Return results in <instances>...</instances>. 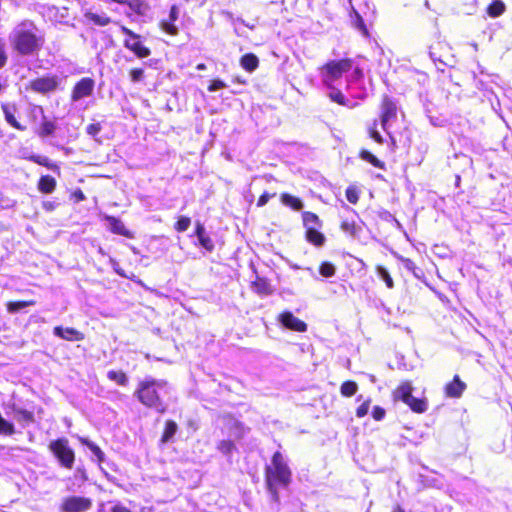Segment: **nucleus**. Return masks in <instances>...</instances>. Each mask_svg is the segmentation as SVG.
<instances>
[{"label": "nucleus", "mask_w": 512, "mask_h": 512, "mask_svg": "<svg viewBox=\"0 0 512 512\" xmlns=\"http://www.w3.org/2000/svg\"><path fill=\"white\" fill-rule=\"evenodd\" d=\"M370 400H366L364 401L356 410V416L359 417V418H362L364 417L365 415H367L368 413V410H369V407H370Z\"/></svg>", "instance_id": "obj_52"}, {"label": "nucleus", "mask_w": 512, "mask_h": 512, "mask_svg": "<svg viewBox=\"0 0 512 512\" xmlns=\"http://www.w3.org/2000/svg\"><path fill=\"white\" fill-rule=\"evenodd\" d=\"M266 484L273 501H279L278 488H286L292 480V472L288 463L279 451L275 452L271 459V464L266 467Z\"/></svg>", "instance_id": "obj_2"}, {"label": "nucleus", "mask_w": 512, "mask_h": 512, "mask_svg": "<svg viewBox=\"0 0 512 512\" xmlns=\"http://www.w3.org/2000/svg\"><path fill=\"white\" fill-rule=\"evenodd\" d=\"M105 220L109 224V230L116 235L126 237L128 239L134 238V233L126 228L125 224L117 217L107 215Z\"/></svg>", "instance_id": "obj_13"}, {"label": "nucleus", "mask_w": 512, "mask_h": 512, "mask_svg": "<svg viewBox=\"0 0 512 512\" xmlns=\"http://www.w3.org/2000/svg\"><path fill=\"white\" fill-rule=\"evenodd\" d=\"M271 324L276 329L282 332H286L289 330L304 332L307 329V325L305 322H271Z\"/></svg>", "instance_id": "obj_24"}, {"label": "nucleus", "mask_w": 512, "mask_h": 512, "mask_svg": "<svg viewBox=\"0 0 512 512\" xmlns=\"http://www.w3.org/2000/svg\"><path fill=\"white\" fill-rule=\"evenodd\" d=\"M398 106L397 102L389 95L383 94L380 102V124L381 128L388 133L391 142L395 145L394 137L388 132V123L397 117Z\"/></svg>", "instance_id": "obj_7"}, {"label": "nucleus", "mask_w": 512, "mask_h": 512, "mask_svg": "<svg viewBox=\"0 0 512 512\" xmlns=\"http://www.w3.org/2000/svg\"><path fill=\"white\" fill-rule=\"evenodd\" d=\"M398 259L402 262L403 266L408 271H411V272L415 273V270L417 269V266H416V264L414 263L413 260H411L410 258L403 257V256H399Z\"/></svg>", "instance_id": "obj_49"}, {"label": "nucleus", "mask_w": 512, "mask_h": 512, "mask_svg": "<svg viewBox=\"0 0 512 512\" xmlns=\"http://www.w3.org/2000/svg\"><path fill=\"white\" fill-rule=\"evenodd\" d=\"M357 389L358 385L354 381H346L340 387L341 394L345 397L353 396L357 392Z\"/></svg>", "instance_id": "obj_40"}, {"label": "nucleus", "mask_w": 512, "mask_h": 512, "mask_svg": "<svg viewBox=\"0 0 512 512\" xmlns=\"http://www.w3.org/2000/svg\"><path fill=\"white\" fill-rule=\"evenodd\" d=\"M226 87V84L220 80V79H213L210 81V84L208 85V91L214 92L220 89H223Z\"/></svg>", "instance_id": "obj_51"}, {"label": "nucleus", "mask_w": 512, "mask_h": 512, "mask_svg": "<svg viewBox=\"0 0 512 512\" xmlns=\"http://www.w3.org/2000/svg\"><path fill=\"white\" fill-rule=\"evenodd\" d=\"M302 222L303 226L305 227V230L310 228H322L323 222L319 218V216L310 211H305L302 213Z\"/></svg>", "instance_id": "obj_25"}, {"label": "nucleus", "mask_w": 512, "mask_h": 512, "mask_svg": "<svg viewBox=\"0 0 512 512\" xmlns=\"http://www.w3.org/2000/svg\"><path fill=\"white\" fill-rule=\"evenodd\" d=\"M191 225V218L188 216H179L174 223V230L178 233L185 232Z\"/></svg>", "instance_id": "obj_36"}, {"label": "nucleus", "mask_w": 512, "mask_h": 512, "mask_svg": "<svg viewBox=\"0 0 512 512\" xmlns=\"http://www.w3.org/2000/svg\"><path fill=\"white\" fill-rule=\"evenodd\" d=\"M354 65L351 58L335 59L326 62L321 70L324 71L323 82L331 86V83L340 79L343 74L349 72Z\"/></svg>", "instance_id": "obj_4"}, {"label": "nucleus", "mask_w": 512, "mask_h": 512, "mask_svg": "<svg viewBox=\"0 0 512 512\" xmlns=\"http://www.w3.org/2000/svg\"><path fill=\"white\" fill-rule=\"evenodd\" d=\"M368 135L371 139H373L377 144H383L384 138L377 130V123L374 121L369 127H368Z\"/></svg>", "instance_id": "obj_43"}, {"label": "nucleus", "mask_w": 512, "mask_h": 512, "mask_svg": "<svg viewBox=\"0 0 512 512\" xmlns=\"http://www.w3.org/2000/svg\"><path fill=\"white\" fill-rule=\"evenodd\" d=\"M506 5L502 0H493L486 8L487 14L492 18H497L504 14Z\"/></svg>", "instance_id": "obj_31"}, {"label": "nucleus", "mask_w": 512, "mask_h": 512, "mask_svg": "<svg viewBox=\"0 0 512 512\" xmlns=\"http://www.w3.org/2000/svg\"><path fill=\"white\" fill-rule=\"evenodd\" d=\"M206 234L207 233L205 232V228H204L203 224L200 223V222H196V225H195V235L199 238V237L204 236Z\"/></svg>", "instance_id": "obj_57"}, {"label": "nucleus", "mask_w": 512, "mask_h": 512, "mask_svg": "<svg viewBox=\"0 0 512 512\" xmlns=\"http://www.w3.org/2000/svg\"><path fill=\"white\" fill-rule=\"evenodd\" d=\"M319 273L326 278L333 277L336 273V267L330 261H323L319 265Z\"/></svg>", "instance_id": "obj_35"}, {"label": "nucleus", "mask_w": 512, "mask_h": 512, "mask_svg": "<svg viewBox=\"0 0 512 512\" xmlns=\"http://www.w3.org/2000/svg\"><path fill=\"white\" fill-rule=\"evenodd\" d=\"M58 204L55 201H43L42 208L47 212H52L57 208Z\"/></svg>", "instance_id": "obj_55"}, {"label": "nucleus", "mask_w": 512, "mask_h": 512, "mask_svg": "<svg viewBox=\"0 0 512 512\" xmlns=\"http://www.w3.org/2000/svg\"><path fill=\"white\" fill-rule=\"evenodd\" d=\"M56 129H57L56 122L54 120L48 119L47 117L43 116L40 126L36 131V134L40 138H47V137L53 136Z\"/></svg>", "instance_id": "obj_15"}, {"label": "nucleus", "mask_w": 512, "mask_h": 512, "mask_svg": "<svg viewBox=\"0 0 512 512\" xmlns=\"http://www.w3.org/2000/svg\"><path fill=\"white\" fill-rule=\"evenodd\" d=\"M198 240L201 247H203L206 251L212 252L215 249L214 242L208 234L199 237Z\"/></svg>", "instance_id": "obj_44"}, {"label": "nucleus", "mask_w": 512, "mask_h": 512, "mask_svg": "<svg viewBox=\"0 0 512 512\" xmlns=\"http://www.w3.org/2000/svg\"><path fill=\"white\" fill-rule=\"evenodd\" d=\"M10 46L18 56L37 55L45 43L44 35L31 19L19 21L9 35Z\"/></svg>", "instance_id": "obj_1"}, {"label": "nucleus", "mask_w": 512, "mask_h": 512, "mask_svg": "<svg viewBox=\"0 0 512 512\" xmlns=\"http://www.w3.org/2000/svg\"><path fill=\"white\" fill-rule=\"evenodd\" d=\"M254 291L260 296H268L273 293V288L268 279L256 277L252 283Z\"/></svg>", "instance_id": "obj_20"}, {"label": "nucleus", "mask_w": 512, "mask_h": 512, "mask_svg": "<svg viewBox=\"0 0 512 512\" xmlns=\"http://www.w3.org/2000/svg\"><path fill=\"white\" fill-rule=\"evenodd\" d=\"M55 335L68 341H79L83 339V334L77 329L71 327L57 326L54 329Z\"/></svg>", "instance_id": "obj_14"}, {"label": "nucleus", "mask_w": 512, "mask_h": 512, "mask_svg": "<svg viewBox=\"0 0 512 512\" xmlns=\"http://www.w3.org/2000/svg\"><path fill=\"white\" fill-rule=\"evenodd\" d=\"M196 69H197V70H205V69H206V64H204V63H199V64L196 66Z\"/></svg>", "instance_id": "obj_62"}, {"label": "nucleus", "mask_w": 512, "mask_h": 512, "mask_svg": "<svg viewBox=\"0 0 512 512\" xmlns=\"http://www.w3.org/2000/svg\"><path fill=\"white\" fill-rule=\"evenodd\" d=\"M167 393L166 382L155 380L144 381L140 383L136 391L139 401L149 407L155 409L159 413L166 411V406L162 402V397Z\"/></svg>", "instance_id": "obj_3"}, {"label": "nucleus", "mask_w": 512, "mask_h": 512, "mask_svg": "<svg viewBox=\"0 0 512 512\" xmlns=\"http://www.w3.org/2000/svg\"><path fill=\"white\" fill-rule=\"evenodd\" d=\"M140 512H153L151 507H143Z\"/></svg>", "instance_id": "obj_63"}, {"label": "nucleus", "mask_w": 512, "mask_h": 512, "mask_svg": "<svg viewBox=\"0 0 512 512\" xmlns=\"http://www.w3.org/2000/svg\"><path fill=\"white\" fill-rule=\"evenodd\" d=\"M345 196L351 204H356L359 201V193L354 187H348L345 191Z\"/></svg>", "instance_id": "obj_46"}, {"label": "nucleus", "mask_w": 512, "mask_h": 512, "mask_svg": "<svg viewBox=\"0 0 512 512\" xmlns=\"http://www.w3.org/2000/svg\"><path fill=\"white\" fill-rule=\"evenodd\" d=\"M79 440L82 445L86 446L92 452L99 463L105 461V454L98 445L85 437H80Z\"/></svg>", "instance_id": "obj_29"}, {"label": "nucleus", "mask_w": 512, "mask_h": 512, "mask_svg": "<svg viewBox=\"0 0 512 512\" xmlns=\"http://www.w3.org/2000/svg\"><path fill=\"white\" fill-rule=\"evenodd\" d=\"M111 512H132V511H130L127 507H125L121 504H116L111 508Z\"/></svg>", "instance_id": "obj_60"}, {"label": "nucleus", "mask_w": 512, "mask_h": 512, "mask_svg": "<svg viewBox=\"0 0 512 512\" xmlns=\"http://www.w3.org/2000/svg\"><path fill=\"white\" fill-rule=\"evenodd\" d=\"M58 86L59 81L57 76L48 74L42 77L32 79L28 83L27 89L35 93L48 94L54 92L58 88Z\"/></svg>", "instance_id": "obj_9"}, {"label": "nucleus", "mask_w": 512, "mask_h": 512, "mask_svg": "<svg viewBox=\"0 0 512 512\" xmlns=\"http://www.w3.org/2000/svg\"><path fill=\"white\" fill-rule=\"evenodd\" d=\"M280 201L283 205L291 208L294 211H300L304 207V204L300 198L287 192H284L280 195Z\"/></svg>", "instance_id": "obj_23"}, {"label": "nucleus", "mask_w": 512, "mask_h": 512, "mask_svg": "<svg viewBox=\"0 0 512 512\" xmlns=\"http://www.w3.org/2000/svg\"><path fill=\"white\" fill-rule=\"evenodd\" d=\"M177 430H178V425L176 424V422L173 420H167L161 441L163 443L169 442L174 437Z\"/></svg>", "instance_id": "obj_32"}, {"label": "nucleus", "mask_w": 512, "mask_h": 512, "mask_svg": "<svg viewBox=\"0 0 512 512\" xmlns=\"http://www.w3.org/2000/svg\"><path fill=\"white\" fill-rule=\"evenodd\" d=\"M264 326L267 329L270 337H273V338L279 337L277 334L274 333V329L272 327L266 325V323H264Z\"/></svg>", "instance_id": "obj_61"}, {"label": "nucleus", "mask_w": 512, "mask_h": 512, "mask_svg": "<svg viewBox=\"0 0 512 512\" xmlns=\"http://www.w3.org/2000/svg\"><path fill=\"white\" fill-rule=\"evenodd\" d=\"M278 320H298L290 311H284L278 316Z\"/></svg>", "instance_id": "obj_58"}, {"label": "nucleus", "mask_w": 512, "mask_h": 512, "mask_svg": "<svg viewBox=\"0 0 512 512\" xmlns=\"http://www.w3.org/2000/svg\"><path fill=\"white\" fill-rule=\"evenodd\" d=\"M217 449L224 455L230 456L236 449L235 444L230 440H222L218 443Z\"/></svg>", "instance_id": "obj_42"}, {"label": "nucleus", "mask_w": 512, "mask_h": 512, "mask_svg": "<svg viewBox=\"0 0 512 512\" xmlns=\"http://www.w3.org/2000/svg\"><path fill=\"white\" fill-rule=\"evenodd\" d=\"M92 507V500L87 497L69 496L63 499L61 512H85Z\"/></svg>", "instance_id": "obj_10"}, {"label": "nucleus", "mask_w": 512, "mask_h": 512, "mask_svg": "<svg viewBox=\"0 0 512 512\" xmlns=\"http://www.w3.org/2000/svg\"><path fill=\"white\" fill-rule=\"evenodd\" d=\"M329 98L331 99V101H333L341 106H347V107L353 108L354 106L357 105L356 103L350 105L349 101L346 99L344 94L339 89H335L334 91H332L329 94Z\"/></svg>", "instance_id": "obj_34"}, {"label": "nucleus", "mask_w": 512, "mask_h": 512, "mask_svg": "<svg viewBox=\"0 0 512 512\" xmlns=\"http://www.w3.org/2000/svg\"><path fill=\"white\" fill-rule=\"evenodd\" d=\"M353 77L355 80H361L364 77L363 70L360 67H355L353 71Z\"/></svg>", "instance_id": "obj_59"}, {"label": "nucleus", "mask_w": 512, "mask_h": 512, "mask_svg": "<svg viewBox=\"0 0 512 512\" xmlns=\"http://www.w3.org/2000/svg\"><path fill=\"white\" fill-rule=\"evenodd\" d=\"M393 512H404V510H403L400 506H396V507L393 509Z\"/></svg>", "instance_id": "obj_64"}, {"label": "nucleus", "mask_w": 512, "mask_h": 512, "mask_svg": "<svg viewBox=\"0 0 512 512\" xmlns=\"http://www.w3.org/2000/svg\"><path fill=\"white\" fill-rule=\"evenodd\" d=\"M320 228H308L305 230V239L310 244L321 247L326 241L325 235L319 231Z\"/></svg>", "instance_id": "obj_18"}, {"label": "nucleus", "mask_w": 512, "mask_h": 512, "mask_svg": "<svg viewBox=\"0 0 512 512\" xmlns=\"http://www.w3.org/2000/svg\"><path fill=\"white\" fill-rule=\"evenodd\" d=\"M57 181L50 175H43L39 178L37 189L43 194L53 193L56 189Z\"/></svg>", "instance_id": "obj_19"}, {"label": "nucleus", "mask_w": 512, "mask_h": 512, "mask_svg": "<svg viewBox=\"0 0 512 512\" xmlns=\"http://www.w3.org/2000/svg\"><path fill=\"white\" fill-rule=\"evenodd\" d=\"M240 66L248 73L259 67V58L254 53H245L239 59Z\"/></svg>", "instance_id": "obj_17"}, {"label": "nucleus", "mask_w": 512, "mask_h": 512, "mask_svg": "<svg viewBox=\"0 0 512 512\" xmlns=\"http://www.w3.org/2000/svg\"><path fill=\"white\" fill-rule=\"evenodd\" d=\"M372 416L375 420L380 421L385 416V410L379 406H375L372 411Z\"/></svg>", "instance_id": "obj_54"}, {"label": "nucleus", "mask_w": 512, "mask_h": 512, "mask_svg": "<svg viewBox=\"0 0 512 512\" xmlns=\"http://www.w3.org/2000/svg\"><path fill=\"white\" fill-rule=\"evenodd\" d=\"M376 272L378 276L385 282L386 286L389 289H392L394 287L393 279L385 267L377 265Z\"/></svg>", "instance_id": "obj_39"}, {"label": "nucleus", "mask_w": 512, "mask_h": 512, "mask_svg": "<svg viewBox=\"0 0 512 512\" xmlns=\"http://www.w3.org/2000/svg\"><path fill=\"white\" fill-rule=\"evenodd\" d=\"M49 449L53 455L58 459L61 466L71 469L75 461V453L69 446V442L66 438H59L53 440L49 444Z\"/></svg>", "instance_id": "obj_6"}, {"label": "nucleus", "mask_w": 512, "mask_h": 512, "mask_svg": "<svg viewBox=\"0 0 512 512\" xmlns=\"http://www.w3.org/2000/svg\"><path fill=\"white\" fill-rule=\"evenodd\" d=\"M276 196V193H272V194H269L267 192H264L263 194H261L257 200V207H263L267 204V202L269 201L270 198H273Z\"/></svg>", "instance_id": "obj_53"}, {"label": "nucleus", "mask_w": 512, "mask_h": 512, "mask_svg": "<svg viewBox=\"0 0 512 512\" xmlns=\"http://www.w3.org/2000/svg\"><path fill=\"white\" fill-rule=\"evenodd\" d=\"M29 161L35 163V164H38V165H41L43 167H46L47 169L57 173V174H60V167L57 163H54L52 162L48 157L46 156H42V155H39V154H33V155H30L28 158H27Z\"/></svg>", "instance_id": "obj_21"}, {"label": "nucleus", "mask_w": 512, "mask_h": 512, "mask_svg": "<svg viewBox=\"0 0 512 512\" xmlns=\"http://www.w3.org/2000/svg\"><path fill=\"white\" fill-rule=\"evenodd\" d=\"M107 377L111 381H114L117 384L122 385V386H125L128 382V378H127L126 374L122 371L110 370L107 373Z\"/></svg>", "instance_id": "obj_37"}, {"label": "nucleus", "mask_w": 512, "mask_h": 512, "mask_svg": "<svg viewBox=\"0 0 512 512\" xmlns=\"http://www.w3.org/2000/svg\"><path fill=\"white\" fill-rule=\"evenodd\" d=\"M124 5H127L134 14L141 17L145 16L150 8L145 0H128Z\"/></svg>", "instance_id": "obj_27"}, {"label": "nucleus", "mask_w": 512, "mask_h": 512, "mask_svg": "<svg viewBox=\"0 0 512 512\" xmlns=\"http://www.w3.org/2000/svg\"><path fill=\"white\" fill-rule=\"evenodd\" d=\"M120 31L127 36L123 41L124 47L131 51L137 58L144 59L151 55V49L144 45L140 34L135 33L124 25L120 26Z\"/></svg>", "instance_id": "obj_5"}, {"label": "nucleus", "mask_w": 512, "mask_h": 512, "mask_svg": "<svg viewBox=\"0 0 512 512\" xmlns=\"http://www.w3.org/2000/svg\"><path fill=\"white\" fill-rule=\"evenodd\" d=\"M70 199L74 203H79L81 201H84L86 199V196H85L84 192L80 188H77L73 192H71Z\"/></svg>", "instance_id": "obj_50"}, {"label": "nucleus", "mask_w": 512, "mask_h": 512, "mask_svg": "<svg viewBox=\"0 0 512 512\" xmlns=\"http://www.w3.org/2000/svg\"><path fill=\"white\" fill-rule=\"evenodd\" d=\"M8 62V55L6 52V45L2 38H0V69L6 66Z\"/></svg>", "instance_id": "obj_47"}, {"label": "nucleus", "mask_w": 512, "mask_h": 512, "mask_svg": "<svg viewBox=\"0 0 512 512\" xmlns=\"http://www.w3.org/2000/svg\"><path fill=\"white\" fill-rule=\"evenodd\" d=\"M465 389L466 384L460 380L458 375H455L453 381L448 383L445 387L447 396L453 398L460 397Z\"/></svg>", "instance_id": "obj_16"}, {"label": "nucleus", "mask_w": 512, "mask_h": 512, "mask_svg": "<svg viewBox=\"0 0 512 512\" xmlns=\"http://www.w3.org/2000/svg\"><path fill=\"white\" fill-rule=\"evenodd\" d=\"M102 130L100 123H91L86 127V132L92 137H96Z\"/></svg>", "instance_id": "obj_48"}, {"label": "nucleus", "mask_w": 512, "mask_h": 512, "mask_svg": "<svg viewBox=\"0 0 512 512\" xmlns=\"http://www.w3.org/2000/svg\"><path fill=\"white\" fill-rule=\"evenodd\" d=\"M95 81L91 77H83L75 83L71 91V101L77 102L93 94Z\"/></svg>", "instance_id": "obj_11"}, {"label": "nucleus", "mask_w": 512, "mask_h": 512, "mask_svg": "<svg viewBox=\"0 0 512 512\" xmlns=\"http://www.w3.org/2000/svg\"><path fill=\"white\" fill-rule=\"evenodd\" d=\"M178 16H179V9H178V6L174 4L170 8L169 18L171 19V21H176L178 19Z\"/></svg>", "instance_id": "obj_56"}, {"label": "nucleus", "mask_w": 512, "mask_h": 512, "mask_svg": "<svg viewBox=\"0 0 512 512\" xmlns=\"http://www.w3.org/2000/svg\"><path fill=\"white\" fill-rule=\"evenodd\" d=\"M128 75L132 83H138L144 80L145 70L141 67H132L129 69Z\"/></svg>", "instance_id": "obj_41"}, {"label": "nucleus", "mask_w": 512, "mask_h": 512, "mask_svg": "<svg viewBox=\"0 0 512 512\" xmlns=\"http://www.w3.org/2000/svg\"><path fill=\"white\" fill-rule=\"evenodd\" d=\"M14 418L16 421L20 423H30L33 422L34 416L33 413L23 409H17L14 411Z\"/></svg>", "instance_id": "obj_38"}, {"label": "nucleus", "mask_w": 512, "mask_h": 512, "mask_svg": "<svg viewBox=\"0 0 512 512\" xmlns=\"http://www.w3.org/2000/svg\"><path fill=\"white\" fill-rule=\"evenodd\" d=\"M350 17L352 26L359 30L365 38H370V32L362 16L355 9L352 10Z\"/></svg>", "instance_id": "obj_26"}, {"label": "nucleus", "mask_w": 512, "mask_h": 512, "mask_svg": "<svg viewBox=\"0 0 512 512\" xmlns=\"http://www.w3.org/2000/svg\"><path fill=\"white\" fill-rule=\"evenodd\" d=\"M85 18L96 26L104 27L112 22V19L106 15H99L97 13L87 11L84 14Z\"/></svg>", "instance_id": "obj_30"}, {"label": "nucleus", "mask_w": 512, "mask_h": 512, "mask_svg": "<svg viewBox=\"0 0 512 512\" xmlns=\"http://www.w3.org/2000/svg\"><path fill=\"white\" fill-rule=\"evenodd\" d=\"M412 386L406 382L401 384L394 392L395 398L402 400L406 403L414 412L423 413L427 410V403L425 400L417 399L412 396Z\"/></svg>", "instance_id": "obj_8"}, {"label": "nucleus", "mask_w": 512, "mask_h": 512, "mask_svg": "<svg viewBox=\"0 0 512 512\" xmlns=\"http://www.w3.org/2000/svg\"><path fill=\"white\" fill-rule=\"evenodd\" d=\"M340 229L348 236L355 238L357 237L360 226L354 218H344L340 223Z\"/></svg>", "instance_id": "obj_22"}, {"label": "nucleus", "mask_w": 512, "mask_h": 512, "mask_svg": "<svg viewBox=\"0 0 512 512\" xmlns=\"http://www.w3.org/2000/svg\"><path fill=\"white\" fill-rule=\"evenodd\" d=\"M0 108L4 115L5 121L9 126L18 131H25L27 129V127L21 124L16 118L18 107L15 103L4 102L1 103Z\"/></svg>", "instance_id": "obj_12"}, {"label": "nucleus", "mask_w": 512, "mask_h": 512, "mask_svg": "<svg viewBox=\"0 0 512 512\" xmlns=\"http://www.w3.org/2000/svg\"><path fill=\"white\" fill-rule=\"evenodd\" d=\"M33 303H34L33 301H30V302H28V301H11V302H8L7 308H8V311H10V312H16V311H19L20 309L25 308L26 306L31 305Z\"/></svg>", "instance_id": "obj_45"}, {"label": "nucleus", "mask_w": 512, "mask_h": 512, "mask_svg": "<svg viewBox=\"0 0 512 512\" xmlns=\"http://www.w3.org/2000/svg\"><path fill=\"white\" fill-rule=\"evenodd\" d=\"M359 157L360 159H362L363 161H366L368 162L369 164H371L373 167L375 168H378V169H381V170H385L386 169V164L385 162L379 160L374 154H372L370 151L366 150V149H361L359 151Z\"/></svg>", "instance_id": "obj_28"}, {"label": "nucleus", "mask_w": 512, "mask_h": 512, "mask_svg": "<svg viewBox=\"0 0 512 512\" xmlns=\"http://www.w3.org/2000/svg\"><path fill=\"white\" fill-rule=\"evenodd\" d=\"M176 21H171L170 18L168 19H163L161 22H160V28L163 32H165L166 34L170 35V36H177L178 33H179V29L178 27L176 26L175 24Z\"/></svg>", "instance_id": "obj_33"}]
</instances>
